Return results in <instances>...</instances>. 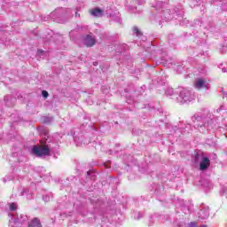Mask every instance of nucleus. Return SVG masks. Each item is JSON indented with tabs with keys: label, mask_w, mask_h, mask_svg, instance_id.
Returning <instances> with one entry per match:
<instances>
[{
	"label": "nucleus",
	"mask_w": 227,
	"mask_h": 227,
	"mask_svg": "<svg viewBox=\"0 0 227 227\" xmlns=\"http://www.w3.org/2000/svg\"><path fill=\"white\" fill-rule=\"evenodd\" d=\"M34 155H37V157H43V155H49L51 153V148L47 144L41 142V145H35L32 149Z\"/></svg>",
	"instance_id": "f257e3e1"
},
{
	"label": "nucleus",
	"mask_w": 227,
	"mask_h": 227,
	"mask_svg": "<svg viewBox=\"0 0 227 227\" xmlns=\"http://www.w3.org/2000/svg\"><path fill=\"white\" fill-rule=\"evenodd\" d=\"M192 100H194V96L191 94V91L185 89L180 91L177 102H180V104H186V102H192Z\"/></svg>",
	"instance_id": "f03ea898"
},
{
	"label": "nucleus",
	"mask_w": 227,
	"mask_h": 227,
	"mask_svg": "<svg viewBox=\"0 0 227 227\" xmlns=\"http://www.w3.org/2000/svg\"><path fill=\"white\" fill-rule=\"evenodd\" d=\"M194 87L197 90H208V88H210V85L208 84L207 80L203 78H198L195 80Z\"/></svg>",
	"instance_id": "7ed1b4c3"
},
{
	"label": "nucleus",
	"mask_w": 227,
	"mask_h": 227,
	"mask_svg": "<svg viewBox=\"0 0 227 227\" xmlns=\"http://www.w3.org/2000/svg\"><path fill=\"white\" fill-rule=\"evenodd\" d=\"M210 167V160L207 157L202 156L200 164V170L205 171Z\"/></svg>",
	"instance_id": "20e7f679"
},
{
	"label": "nucleus",
	"mask_w": 227,
	"mask_h": 227,
	"mask_svg": "<svg viewBox=\"0 0 227 227\" xmlns=\"http://www.w3.org/2000/svg\"><path fill=\"white\" fill-rule=\"evenodd\" d=\"M96 40L91 35H87L84 39V44L87 47H93V45L96 43Z\"/></svg>",
	"instance_id": "39448f33"
},
{
	"label": "nucleus",
	"mask_w": 227,
	"mask_h": 227,
	"mask_svg": "<svg viewBox=\"0 0 227 227\" xmlns=\"http://www.w3.org/2000/svg\"><path fill=\"white\" fill-rule=\"evenodd\" d=\"M28 227H42V223L38 218H34L29 223Z\"/></svg>",
	"instance_id": "423d86ee"
},
{
	"label": "nucleus",
	"mask_w": 227,
	"mask_h": 227,
	"mask_svg": "<svg viewBox=\"0 0 227 227\" xmlns=\"http://www.w3.org/2000/svg\"><path fill=\"white\" fill-rule=\"evenodd\" d=\"M91 15L94 17H102L103 12L100 9H94L90 12Z\"/></svg>",
	"instance_id": "0eeeda50"
},
{
	"label": "nucleus",
	"mask_w": 227,
	"mask_h": 227,
	"mask_svg": "<svg viewBox=\"0 0 227 227\" xmlns=\"http://www.w3.org/2000/svg\"><path fill=\"white\" fill-rule=\"evenodd\" d=\"M208 215H209L208 211L200 210L199 213L200 219H207Z\"/></svg>",
	"instance_id": "6e6552de"
},
{
	"label": "nucleus",
	"mask_w": 227,
	"mask_h": 227,
	"mask_svg": "<svg viewBox=\"0 0 227 227\" xmlns=\"http://www.w3.org/2000/svg\"><path fill=\"white\" fill-rule=\"evenodd\" d=\"M20 223H22V221L19 222V220H15L13 218H12V220L9 222V226L10 227H18L19 224H20Z\"/></svg>",
	"instance_id": "1a4fd4ad"
},
{
	"label": "nucleus",
	"mask_w": 227,
	"mask_h": 227,
	"mask_svg": "<svg viewBox=\"0 0 227 227\" xmlns=\"http://www.w3.org/2000/svg\"><path fill=\"white\" fill-rule=\"evenodd\" d=\"M173 93H174L173 88H168L166 90V95H168V97H173Z\"/></svg>",
	"instance_id": "9d476101"
},
{
	"label": "nucleus",
	"mask_w": 227,
	"mask_h": 227,
	"mask_svg": "<svg viewBox=\"0 0 227 227\" xmlns=\"http://www.w3.org/2000/svg\"><path fill=\"white\" fill-rule=\"evenodd\" d=\"M9 208L10 210H17V204L15 203L9 204Z\"/></svg>",
	"instance_id": "9b49d317"
},
{
	"label": "nucleus",
	"mask_w": 227,
	"mask_h": 227,
	"mask_svg": "<svg viewBox=\"0 0 227 227\" xmlns=\"http://www.w3.org/2000/svg\"><path fill=\"white\" fill-rule=\"evenodd\" d=\"M42 95L44 98H47V97H49V92H47V90H43Z\"/></svg>",
	"instance_id": "f8f14e48"
},
{
	"label": "nucleus",
	"mask_w": 227,
	"mask_h": 227,
	"mask_svg": "<svg viewBox=\"0 0 227 227\" xmlns=\"http://www.w3.org/2000/svg\"><path fill=\"white\" fill-rule=\"evenodd\" d=\"M43 201H50L51 200V197L50 196H47V195H44L43 197Z\"/></svg>",
	"instance_id": "ddd939ff"
},
{
	"label": "nucleus",
	"mask_w": 227,
	"mask_h": 227,
	"mask_svg": "<svg viewBox=\"0 0 227 227\" xmlns=\"http://www.w3.org/2000/svg\"><path fill=\"white\" fill-rule=\"evenodd\" d=\"M133 31H134V33H136V35H139V28H137V27H135L133 28Z\"/></svg>",
	"instance_id": "4468645a"
},
{
	"label": "nucleus",
	"mask_w": 227,
	"mask_h": 227,
	"mask_svg": "<svg viewBox=\"0 0 227 227\" xmlns=\"http://www.w3.org/2000/svg\"><path fill=\"white\" fill-rule=\"evenodd\" d=\"M43 121H44V123H49L51 121V119L44 117Z\"/></svg>",
	"instance_id": "2eb2a0df"
},
{
	"label": "nucleus",
	"mask_w": 227,
	"mask_h": 227,
	"mask_svg": "<svg viewBox=\"0 0 227 227\" xmlns=\"http://www.w3.org/2000/svg\"><path fill=\"white\" fill-rule=\"evenodd\" d=\"M75 17H80V15L76 12V13H75Z\"/></svg>",
	"instance_id": "dca6fc26"
},
{
	"label": "nucleus",
	"mask_w": 227,
	"mask_h": 227,
	"mask_svg": "<svg viewBox=\"0 0 227 227\" xmlns=\"http://www.w3.org/2000/svg\"><path fill=\"white\" fill-rule=\"evenodd\" d=\"M40 52H43V51L39 50V51H38V53L40 54Z\"/></svg>",
	"instance_id": "f3484780"
}]
</instances>
